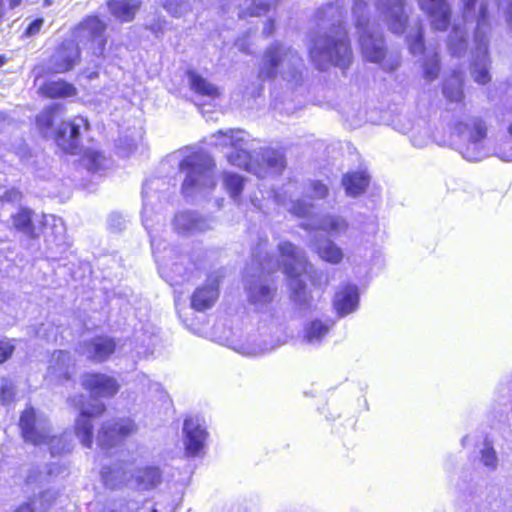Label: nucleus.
<instances>
[{"label": "nucleus", "instance_id": "nucleus-1", "mask_svg": "<svg viewBox=\"0 0 512 512\" xmlns=\"http://www.w3.org/2000/svg\"><path fill=\"white\" fill-rule=\"evenodd\" d=\"M344 0H336L317 10L315 28L309 33L308 51L313 65L326 70L331 65L342 70L352 61V50L343 26Z\"/></svg>", "mask_w": 512, "mask_h": 512}, {"label": "nucleus", "instance_id": "nucleus-2", "mask_svg": "<svg viewBox=\"0 0 512 512\" xmlns=\"http://www.w3.org/2000/svg\"><path fill=\"white\" fill-rule=\"evenodd\" d=\"M158 180H148L142 188V223L150 237L151 248L162 278L170 285L189 281L197 269L189 256L180 253L176 246H169L161 236L165 218L155 209L154 200L159 199L155 191Z\"/></svg>", "mask_w": 512, "mask_h": 512}, {"label": "nucleus", "instance_id": "nucleus-3", "mask_svg": "<svg viewBox=\"0 0 512 512\" xmlns=\"http://www.w3.org/2000/svg\"><path fill=\"white\" fill-rule=\"evenodd\" d=\"M281 262L276 261L272 264L269 260L266 264H261L262 269L268 272L277 270L280 266L289 279L290 300L294 307L300 312H308L313 308V296L308 290L302 276L310 279L314 286L327 285L328 280L322 281L323 275L314 270L304 256V253L290 242H282L278 245Z\"/></svg>", "mask_w": 512, "mask_h": 512}, {"label": "nucleus", "instance_id": "nucleus-4", "mask_svg": "<svg viewBox=\"0 0 512 512\" xmlns=\"http://www.w3.org/2000/svg\"><path fill=\"white\" fill-rule=\"evenodd\" d=\"M477 0H463V20L466 23L476 21L474 32L475 49L472 52L470 74L473 80L481 85L490 82V58L488 55V16L486 6L481 5L476 11Z\"/></svg>", "mask_w": 512, "mask_h": 512}, {"label": "nucleus", "instance_id": "nucleus-5", "mask_svg": "<svg viewBox=\"0 0 512 512\" xmlns=\"http://www.w3.org/2000/svg\"><path fill=\"white\" fill-rule=\"evenodd\" d=\"M451 145L467 161H481L490 155L486 123L463 113L452 126Z\"/></svg>", "mask_w": 512, "mask_h": 512}, {"label": "nucleus", "instance_id": "nucleus-6", "mask_svg": "<svg viewBox=\"0 0 512 512\" xmlns=\"http://www.w3.org/2000/svg\"><path fill=\"white\" fill-rule=\"evenodd\" d=\"M367 4L363 0H355L352 13L355 18V25L359 34V45L365 60L372 63H380L385 71H394L399 61L397 58L386 57V45L383 34L366 17Z\"/></svg>", "mask_w": 512, "mask_h": 512}, {"label": "nucleus", "instance_id": "nucleus-7", "mask_svg": "<svg viewBox=\"0 0 512 512\" xmlns=\"http://www.w3.org/2000/svg\"><path fill=\"white\" fill-rule=\"evenodd\" d=\"M22 436L26 442L33 445L47 444L52 456H60L72 451L73 436L64 432L59 436H50L49 421L43 414H38L34 408H26L19 421Z\"/></svg>", "mask_w": 512, "mask_h": 512}, {"label": "nucleus", "instance_id": "nucleus-8", "mask_svg": "<svg viewBox=\"0 0 512 512\" xmlns=\"http://www.w3.org/2000/svg\"><path fill=\"white\" fill-rule=\"evenodd\" d=\"M215 163L204 151L192 152L179 162V171L184 174L182 193L186 198L205 195L216 186Z\"/></svg>", "mask_w": 512, "mask_h": 512}, {"label": "nucleus", "instance_id": "nucleus-9", "mask_svg": "<svg viewBox=\"0 0 512 512\" xmlns=\"http://www.w3.org/2000/svg\"><path fill=\"white\" fill-rule=\"evenodd\" d=\"M304 63L298 52L282 43L271 44L263 57V66L258 78H272L280 75L290 87L303 81Z\"/></svg>", "mask_w": 512, "mask_h": 512}, {"label": "nucleus", "instance_id": "nucleus-10", "mask_svg": "<svg viewBox=\"0 0 512 512\" xmlns=\"http://www.w3.org/2000/svg\"><path fill=\"white\" fill-rule=\"evenodd\" d=\"M247 133L240 129L219 130L212 137L216 138L215 145L230 146L231 151L226 154L228 162L248 172H254V162L247 151Z\"/></svg>", "mask_w": 512, "mask_h": 512}, {"label": "nucleus", "instance_id": "nucleus-11", "mask_svg": "<svg viewBox=\"0 0 512 512\" xmlns=\"http://www.w3.org/2000/svg\"><path fill=\"white\" fill-rule=\"evenodd\" d=\"M83 396L71 399L73 404L79 409L80 414L75 422V434L84 447L90 448L93 443V424L92 420L100 416L106 409L101 401L85 404Z\"/></svg>", "mask_w": 512, "mask_h": 512}, {"label": "nucleus", "instance_id": "nucleus-12", "mask_svg": "<svg viewBox=\"0 0 512 512\" xmlns=\"http://www.w3.org/2000/svg\"><path fill=\"white\" fill-rule=\"evenodd\" d=\"M182 432L185 455L192 458L204 455L209 437L204 420L199 417L186 418Z\"/></svg>", "mask_w": 512, "mask_h": 512}, {"label": "nucleus", "instance_id": "nucleus-13", "mask_svg": "<svg viewBox=\"0 0 512 512\" xmlns=\"http://www.w3.org/2000/svg\"><path fill=\"white\" fill-rule=\"evenodd\" d=\"M137 430L135 422L130 418L106 421L97 434V443L102 449H110Z\"/></svg>", "mask_w": 512, "mask_h": 512}, {"label": "nucleus", "instance_id": "nucleus-14", "mask_svg": "<svg viewBox=\"0 0 512 512\" xmlns=\"http://www.w3.org/2000/svg\"><path fill=\"white\" fill-rule=\"evenodd\" d=\"M106 24L96 16L86 18L74 31V38L81 44L91 43L94 54H101L104 50L106 39L104 32Z\"/></svg>", "mask_w": 512, "mask_h": 512}, {"label": "nucleus", "instance_id": "nucleus-15", "mask_svg": "<svg viewBox=\"0 0 512 512\" xmlns=\"http://www.w3.org/2000/svg\"><path fill=\"white\" fill-rule=\"evenodd\" d=\"M376 8L392 33L402 34L405 31L409 16L404 0H378Z\"/></svg>", "mask_w": 512, "mask_h": 512}, {"label": "nucleus", "instance_id": "nucleus-16", "mask_svg": "<svg viewBox=\"0 0 512 512\" xmlns=\"http://www.w3.org/2000/svg\"><path fill=\"white\" fill-rule=\"evenodd\" d=\"M172 227L179 235L191 236L213 229L214 220L196 211L183 210L175 214L172 220Z\"/></svg>", "mask_w": 512, "mask_h": 512}, {"label": "nucleus", "instance_id": "nucleus-17", "mask_svg": "<svg viewBox=\"0 0 512 512\" xmlns=\"http://www.w3.org/2000/svg\"><path fill=\"white\" fill-rule=\"evenodd\" d=\"M88 121L82 116L63 122L56 132V143L64 152L77 154L80 148V136L83 129H88Z\"/></svg>", "mask_w": 512, "mask_h": 512}, {"label": "nucleus", "instance_id": "nucleus-18", "mask_svg": "<svg viewBox=\"0 0 512 512\" xmlns=\"http://www.w3.org/2000/svg\"><path fill=\"white\" fill-rule=\"evenodd\" d=\"M222 278L220 271L213 272L208 275L205 283L196 288L191 296V307L203 312L214 306L219 297V285Z\"/></svg>", "mask_w": 512, "mask_h": 512}, {"label": "nucleus", "instance_id": "nucleus-19", "mask_svg": "<svg viewBox=\"0 0 512 512\" xmlns=\"http://www.w3.org/2000/svg\"><path fill=\"white\" fill-rule=\"evenodd\" d=\"M80 58L78 43L64 41L50 57L48 70L52 73H64L71 70Z\"/></svg>", "mask_w": 512, "mask_h": 512}, {"label": "nucleus", "instance_id": "nucleus-20", "mask_svg": "<svg viewBox=\"0 0 512 512\" xmlns=\"http://www.w3.org/2000/svg\"><path fill=\"white\" fill-rule=\"evenodd\" d=\"M116 347L117 343L114 338L101 335L81 343L79 352L93 362L102 363L110 358Z\"/></svg>", "mask_w": 512, "mask_h": 512}, {"label": "nucleus", "instance_id": "nucleus-21", "mask_svg": "<svg viewBox=\"0 0 512 512\" xmlns=\"http://www.w3.org/2000/svg\"><path fill=\"white\" fill-rule=\"evenodd\" d=\"M82 385L92 396L112 397L119 390L117 380L101 373H87L82 376Z\"/></svg>", "mask_w": 512, "mask_h": 512}, {"label": "nucleus", "instance_id": "nucleus-22", "mask_svg": "<svg viewBox=\"0 0 512 512\" xmlns=\"http://www.w3.org/2000/svg\"><path fill=\"white\" fill-rule=\"evenodd\" d=\"M422 11L430 18L436 30H446L450 21V9L445 0H417Z\"/></svg>", "mask_w": 512, "mask_h": 512}, {"label": "nucleus", "instance_id": "nucleus-23", "mask_svg": "<svg viewBox=\"0 0 512 512\" xmlns=\"http://www.w3.org/2000/svg\"><path fill=\"white\" fill-rule=\"evenodd\" d=\"M359 305L358 287L354 284L342 286L333 299V306L339 317H345L355 312Z\"/></svg>", "mask_w": 512, "mask_h": 512}, {"label": "nucleus", "instance_id": "nucleus-24", "mask_svg": "<svg viewBox=\"0 0 512 512\" xmlns=\"http://www.w3.org/2000/svg\"><path fill=\"white\" fill-rule=\"evenodd\" d=\"M301 226L307 230H321L330 236L338 237L347 231L349 224L341 216L327 215L319 220H310L309 222H305Z\"/></svg>", "mask_w": 512, "mask_h": 512}, {"label": "nucleus", "instance_id": "nucleus-25", "mask_svg": "<svg viewBox=\"0 0 512 512\" xmlns=\"http://www.w3.org/2000/svg\"><path fill=\"white\" fill-rule=\"evenodd\" d=\"M335 322L331 318L313 319L303 329V340L310 345L319 346L333 328Z\"/></svg>", "mask_w": 512, "mask_h": 512}, {"label": "nucleus", "instance_id": "nucleus-26", "mask_svg": "<svg viewBox=\"0 0 512 512\" xmlns=\"http://www.w3.org/2000/svg\"><path fill=\"white\" fill-rule=\"evenodd\" d=\"M74 362L67 351H55L50 360L49 374L60 380H69L74 372Z\"/></svg>", "mask_w": 512, "mask_h": 512}, {"label": "nucleus", "instance_id": "nucleus-27", "mask_svg": "<svg viewBox=\"0 0 512 512\" xmlns=\"http://www.w3.org/2000/svg\"><path fill=\"white\" fill-rule=\"evenodd\" d=\"M128 463L119 462L113 466H103L101 477L106 487L110 489L118 488L124 482L128 481L132 474L127 471Z\"/></svg>", "mask_w": 512, "mask_h": 512}, {"label": "nucleus", "instance_id": "nucleus-28", "mask_svg": "<svg viewBox=\"0 0 512 512\" xmlns=\"http://www.w3.org/2000/svg\"><path fill=\"white\" fill-rule=\"evenodd\" d=\"M285 168L284 154L276 149H263L261 151V161L258 159V178L263 169L268 170L270 174H280Z\"/></svg>", "mask_w": 512, "mask_h": 512}, {"label": "nucleus", "instance_id": "nucleus-29", "mask_svg": "<svg viewBox=\"0 0 512 512\" xmlns=\"http://www.w3.org/2000/svg\"><path fill=\"white\" fill-rule=\"evenodd\" d=\"M370 182V176L365 171H353L346 173L342 178V185L346 195L357 197L363 194Z\"/></svg>", "mask_w": 512, "mask_h": 512}, {"label": "nucleus", "instance_id": "nucleus-30", "mask_svg": "<svg viewBox=\"0 0 512 512\" xmlns=\"http://www.w3.org/2000/svg\"><path fill=\"white\" fill-rule=\"evenodd\" d=\"M190 89L199 96L216 99L220 96V89L194 70L187 71Z\"/></svg>", "mask_w": 512, "mask_h": 512}, {"label": "nucleus", "instance_id": "nucleus-31", "mask_svg": "<svg viewBox=\"0 0 512 512\" xmlns=\"http://www.w3.org/2000/svg\"><path fill=\"white\" fill-rule=\"evenodd\" d=\"M443 95L451 103L460 105L461 109L465 108L463 104V74L460 71H454L449 79L444 82Z\"/></svg>", "mask_w": 512, "mask_h": 512}, {"label": "nucleus", "instance_id": "nucleus-32", "mask_svg": "<svg viewBox=\"0 0 512 512\" xmlns=\"http://www.w3.org/2000/svg\"><path fill=\"white\" fill-rule=\"evenodd\" d=\"M141 4L140 0H111L108 8L111 14L122 22L133 20Z\"/></svg>", "mask_w": 512, "mask_h": 512}, {"label": "nucleus", "instance_id": "nucleus-33", "mask_svg": "<svg viewBox=\"0 0 512 512\" xmlns=\"http://www.w3.org/2000/svg\"><path fill=\"white\" fill-rule=\"evenodd\" d=\"M40 90L49 98H66L76 94L75 87L63 80L46 82Z\"/></svg>", "mask_w": 512, "mask_h": 512}, {"label": "nucleus", "instance_id": "nucleus-34", "mask_svg": "<svg viewBox=\"0 0 512 512\" xmlns=\"http://www.w3.org/2000/svg\"><path fill=\"white\" fill-rule=\"evenodd\" d=\"M447 45L451 55L462 56L467 49V31L459 25H454L449 34Z\"/></svg>", "mask_w": 512, "mask_h": 512}, {"label": "nucleus", "instance_id": "nucleus-35", "mask_svg": "<svg viewBox=\"0 0 512 512\" xmlns=\"http://www.w3.org/2000/svg\"><path fill=\"white\" fill-rule=\"evenodd\" d=\"M314 246L318 255L331 264H339L344 257L342 249L329 239H325L322 243H317Z\"/></svg>", "mask_w": 512, "mask_h": 512}, {"label": "nucleus", "instance_id": "nucleus-36", "mask_svg": "<svg viewBox=\"0 0 512 512\" xmlns=\"http://www.w3.org/2000/svg\"><path fill=\"white\" fill-rule=\"evenodd\" d=\"M32 211L27 208H21L15 215L12 216L14 227L23 234L35 238L38 234L35 232V227L32 222Z\"/></svg>", "mask_w": 512, "mask_h": 512}, {"label": "nucleus", "instance_id": "nucleus-37", "mask_svg": "<svg viewBox=\"0 0 512 512\" xmlns=\"http://www.w3.org/2000/svg\"><path fill=\"white\" fill-rule=\"evenodd\" d=\"M82 162L90 172L97 173L106 167L107 159L101 152L89 149L85 151Z\"/></svg>", "mask_w": 512, "mask_h": 512}, {"label": "nucleus", "instance_id": "nucleus-38", "mask_svg": "<svg viewBox=\"0 0 512 512\" xmlns=\"http://www.w3.org/2000/svg\"><path fill=\"white\" fill-rule=\"evenodd\" d=\"M480 463L489 471L498 468L499 459L492 443L485 439L483 448L480 450Z\"/></svg>", "mask_w": 512, "mask_h": 512}, {"label": "nucleus", "instance_id": "nucleus-39", "mask_svg": "<svg viewBox=\"0 0 512 512\" xmlns=\"http://www.w3.org/2000/svg\"><path fill=\"white\" fill-rule=\"evenodd\" d=\"M423 73L427 81L435 80L440 72V59L437 52H429L423 60Z\"/></svg>", "mask_w": 512, "mask_h": 512}, {"label": "nucleus", "instance_id": "nucleus-40", "mask_svg": "<svg viewBox=\"0 0 512 512\" xmlns=\"http://www.w3.org/2000/svg\"><path fill=\"white\" fill-rule=\"evenodd\" d=\"M161 471L158 467H146L139 472L137 476L139 485L144 489H150L158 485L161 481Z\"/></svg>", "mask_w": 512, "mask_h": 512}, {"label": "nucleus", "instance_id": "nucleus-41", "mask_svg": "<svg viewBox=\"0 0 512 512\" xmlns=\"http://www.w3.org/2000/svg\"><path fill=\"white\" fill-rule=\"evenodd\" d=\"M223 184L230 196L236 200L243 190L244 178L236 173L225 172L223 174Z\"/></svg>", "mask_w": 512, "mask_h": 512}, {"label": "nucleus", "instance_id": "nucleus-42", "mask_svg": "<svg viewBox=\"0 0 512 512\" xmlns=\"http://www.w3.org/2000/svg\"><path fill=\"white\" fill-rule=\"evenodd\" d=\"M275 198L278 203L283 204L291 213L298 217H308L312 213L313 205L308 204L305 199L297 201L291 200L286 203L285 200L281 199L280 194H276Z\"/></svg>", "mask_w": 512, "mask_h": 512}, {"label": "nucleus", "instance_id": "nucleus-43", "mask_svg": "<svg viewBox=\"0 0 512 512\" xmlns=\"http://www.w3.org/2000/svg\"><path fill=\"white\" fill-rule=\"evenodd\" d=\"M62 108L60 104H54L44 109L36 118V124L40 131L46 135V133L53 126L54 117L57 112Z\"/></svg>", "mask_w": 512, "mask_h": 512}, {"label": "nucleus", "instance_id": "nucleus-44", "mask_svg": "<svg viewBox=\"0 0 512 512\" xmlns=\"http://www.w3.org/2000/svg\"><path fill=\"white\" fill-rule=\"evenodd\" d=\"M406 41L411 54L420 55L424 52L423 30L420 25L412 29L406 36Z\"/></svg>", "mask_w": 512, "mask_h": 512}, {"label": "nucleus", "instance_id": "nucleus-45", "mask_svg": "<svg viewBox=\"0 0 512 512\" xmlns=\"http://www.w3.org/2000/svg\"><path fill=\"white\" fill-rule=\"evenodd\" d=\"M243 287L247 294L248 301L256 303V270L253 266H248L243 275Z\"/></svg>", "mask_w": 512, "mask_h": 512}, {"label": "nucleus", "instance_id": "nucleus-46", "mask_svg": "<svg viewBox=\"0 0 512 512\" xmlns=\"http://www.w3.org/2000/svg\"><path fill=\"white\" fill-rule=\"evenodd\" d=\"M306 194L312 199H325L329 194V188L320 180H311L306 188Z\"/></svg>", "mask_w": 512, "mask_h": 512}, {"label": "nucleus", "instance_id": "nucleus-47", "mask_svg": "<svg viewBox=\"0 0 512 512\" xmlns=\"http://www.w3.org/2000/svg\"><path fill=\"white\" fill-rule=\"evenodd\" d=\"M411 143L414 147L423 148L432 142V137L429 128L414 130L411 137Z\"/></svg>", "mask_w": 512, "mask_h": 512}, {"label": "nucleus", "instance_id": "nucleus-48", "mask_svg": "<svg viewBox=\"0 0 512 512\" xmlns=\"http://www.w3.org/2000/svg\"><path fill=\"white\" fill-rule=\"evenodd\" d=\"M164 9L174 17L182 16L188 10V4L183 0H161Z\"/></svg>", "mask_w": 512, "mask_h": 512}, {"label": "nucleus", "instance_id": "nucleus-49", "mask_svg": "<svg viewBox=\"0 0 512 512\" xmlns=\"http://www.w3.org/2000/svg\"><path fill=\"white\" fill-rule=\"evenodd\" d=\"M232 348L234 351H236L237 353H239L243 356L251 357V356H254L256 353V346L254 343V339L246 340V341L237 340L233 343Z\"/></svg>", "mask_w": 512, "mask_h": 512}, {"label": "nucleus", "instance_id": "nucleus-50", "mask_svg": "<svg viewBox=\"0 0 512 512\" xmlns=\"http://www.w3.org/2000/svg\"><path fill=\"white\" fill-rule=\"evenodd\" d=\"M127 220L120 213H111L107 220L108 228L113 232H120L125 229Z\"/></svg>", "mask_w": 512, "mask_h": 512}, {"label": "nucleus", "instance_id": "nucleus-51", "mask_svg": "<svg viewBox=\"0 0 512 512\" xmlns=\"http://www.w3.org/2000/svg\"><path fill=\"white\" fill-rule=\"evenodd\" d=\"M508 132L511 136V140L507 141L503 145H501L499 147L498 151L496 152V154L501 160L511 162L512 161V123L510 124V126L508 128Z\"/></svg>", "mask_w": 512, "mask_h": 512}, {"label": "nucleus", "instance_id": "nucleus-52", "mask_svg": "<svg viewBox=\"0 0 512 512\" xmlns=\"http://www.w3.org/2000/svg\"><path fill=\"white\" fill-rule=\"evenodd\" d=\"M14 385L11 381L4 379L0 386V398L2 403L8 404L14 397Z\"/></svg>", "mask_w": 512, "mask_h": 512}, {"label": "nucleus", "instance_id": "nucleus-53", "mask_svg": "<svg viewBox=\"0 0 512 512\" xmlns=\"http://www.w3.org/2000/svg\"><path fill=\"white\" fill-rule=\"evenodd\" d=\"M235 2H239L240 11L239 17L245 18L247 16H255L256 15V0H234Z\"/></svg>", "mask_w": 512, "mask_h": 512}, {"label": "nucleus", "instance_id": "nucleus-54", "mask_svg": "<svg viewBox=\"0 0 512 512\" xmlns=\"http://www.w3.org/2000/svg\"><path fill=\"white\" fill-rule=\"evenodd\" d=\"M258 305L260 303H269L272 301L274 296V289L269 285L258 284Z\"/></svg>", "mask_w": 512, "mask_h": 512}, {"label": "nucleus", "instance_id": "nucleus-55", "mask_svg": "<svg viewBox=\"0 0 512 512\" xmlns=\"http://www.w3.org/2000/svg\"><path fill=\"white\" fill-rule=\"evenodd\" d=\"M43 23H44V20L42 18L34 19L27 26V28H26V30L24 32V35L26 37H32V36L37 35L40 32V30H41V28L43 26Z\"/></svg>", "mask_w": 512, "mask_h": 512}, {"label": "nucleus", "instance_id": "nucleus-56", "mask_svg": "<svg viewBox=\"0 0 512 512\" xmlns=\"http://www.w3.org/2000/svg\"><path fill=\"white\" fill-rule=\"evenodd\" d=\"M14 346L8 341H0V363L11 357Z\"/></svg>", "mask_w": 512, "mask_h": 512}, {"label": "nucleus", "instance_id": "nucleus-57", "mask_svg": "<svg viewBox=\"0 0 512 512\" xmlns=\"http://www.w3.org/2000/svg\"><path fill=\"white\" fill-rule=\"evenodd\" d=\"M2 198L5 202H18L21 200L22 194L16 189H11L5 191Z\"/></svg>", "mask_w": 512, "mask_h": 512}, {"label": "nucleus", "instance_id": "nucleus-58", "mask_svg": "<svg viewBox=\"0 0 512 512\" xmlns=\"http://www.w3.org/2000/svg\"><path fill=\"white\" fill-rule=\"evenodd\" d=\"M279 0H268L265 3L263 0H258V17L261 16L262 12H268L271 7H274Z\"/></svg>", "mask_w": 512, "mask_h": 512}, {"label": "nucleus", "instance_id": "nucleus-59", "mask_svg": "<svg viewBox=\"0 0 512 512\" xmlns=\"http://www.w3.org/2000/svg\"><path fill=\"white\" fill-rule=\"evenodd\" d=\"M497 2L500 7L505 5L507 19L512 24V0H497Z\"/></svg>", "mask_w": 512, "mask_h": 512}, {"label": "nucleus", "instance_id": "nucleus-60", "mask_svg": "<svg viewBox=\"0 0 512 512\" xmlns=\"http://www.w3.org/2000/svg\"><path fill=\"white\" fill-rule=\"evenodd\" d=\"M38 508H36V501H32L29 503H25L16 509L15 512H35Z\"/></svg>", "mask_w": 512, "mask_h": 512}, {"label": "nucleus", "instance_id": "nucleus-61", "mask_svg": "<svg viewBox=\"0 0 512 512\" xmlns=\"http://www.w3.org/2000/svg\"><path fill=\"white\" fill-rule=\"evenodd\" d=\"M273 31H274V20L271 17H269L263 27L262 33L266 36H269L273 33Z\"/></svg>", "mask_w": 512, "mask_h": 512}, {"label": "nucleus", "instance_id": "nucleus-62", "mask_svg": "<svg viewBox=\"0 0 512 512\" xmlns=\"http://www.w3.org/2000/svg\"><path fill=\"white\" fill-rule=\"evenodd\" d=\"M236 46L238 47L239 50L247 53V54H252L253 51L248 47V45L246 44V38H239L237 41H236Z\"/></svg>", "mask_w": 512, "mask_h": 512}, {"label": "nucleus", "instance_id": "nucleus-63", "mask_svg": "<svg viewBox=\"0 0 512 512\" xmlns=\"http://www.w3.org/2000/svg\"><path fill=\"white\" fill-rule=\"evenodd\" d=\"M139 381L140 383L144 386V387H148V389H151L152 386H156L158 387V384L157 383H153L146 375H141L139 377Z\"/></svg>", "mask_w": 512, "mask_h": 512}, {"label": "nucleus", "instance_id": "nucleus-64", "mask_svg": "<svg viewBox=\"0 0 512 512\" xmlns=\"http://www.w3.org/2000/svg\"><path fill=\"white\" fill-rule=\"evenodd\" d=\"M8 2H9V8L14 9L21 4L22 0H8Z\"/></svg>", "mask_w": 512, "mask_h": 512}]
</instances>
